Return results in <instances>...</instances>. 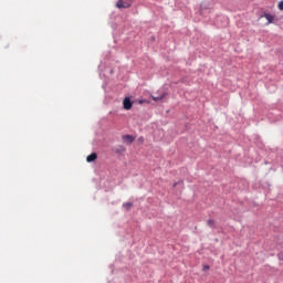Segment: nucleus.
Returning a JSON list of instances; mask_svg holds the SVG:
<instances>
[{
	"label": "nucleus",
	"mask_w": 283,
	"mask_h": 283,
	"mask_svg": "<svg viewBox=\"0 0 283 283\" xmlns=\"http://www.w3.org/2000/svg\"><path fill=\"white\" fill-rule=\"evenodd\" d=\"M116 8L120 9H127V8H132V0H118L116 2Z\"/></svg>",
	"instance_id": "f257e3e1"
},
{
	"label": "nucleus",
	"mask_w": 283,
	"mask_h": 283,
	"mask_svg": "<svg viewBox=\"0 0 283 283\" xmlns=\"http://www.w3.org/2000/svg\"><path fill=\"white\" fill-rule=\"evenodd\" d=\"M123 207H124V209H126L127 211H129V210L134 207V203H132V202H126V203H123Z\"/></svg>",
	"instance_id": "1a4fd4ad"
},
{
	"label": "nucleus",
	"mask_w": 283,
	"mask_h": 283,
	"mask_svg": "<svg viewBox=\"0 0 283 283\" xmlns=\"http://www.w3.org/2000/svg\"><path fill=\"white\" fill-rule=\"evenodd\" d=\"M263 17H264V19H266L268 25L273 23V21H275V15H273L271 13H264Z\"/></svg>",
	"instance_id": "20e7f679"
},
{
	"label": "nucleus",
	"mask_w": 283,
	"mask_h": 283,
	"mask_svg": "<svg viewBox=\"0 0 283 283\" xmlns=\"http://www.w3.org/2000/svg\"><path fill=\"white\" fill-rule=\"evenodd\" d=\"M124 151H126V148L124 146H118L117 148H115V154H123Z\"/></svg>",
	"instance_id": "6e6552de"
},
{
	"label": "nucleus",
	"mask_w": 283,
	"mask_h": 283,
	"mask_svg": "<svg viewBox=\"0 0 283 283\" xmlns=\"http://www.w3.org/2000/svg\"><path fill=\"white\" fill-rule=\"evenodd\" d=\"M123 105H124V109L129 111V109H132L134 103H132V99L129 97H125Z\"/></svg>",
	"instance_id": "7ed1b4c3"
},
{
	"label": "nucleus",
	"mask_w": 283,
	"mask_h": 283,
	"mask_svg": "<svg viewBox=\"0 0 283 283\" xmlns=\"http://www.w3.org/2000/svg\"><path fill=\"white\" fill-rule=\"evenodd\" d=\"M165 96H167V93H163L161 95H158V96H156V95H151V98H153V101H163L164 98H165Z\"/></svg>",
	"instance_id": "423d86ee"
},
{
	"label": "nucleus",
	"mask_w": 283,
	"mask_h": 283,
	"mask_svg": "<svg viewBox=\"0 0 283 283\" xmlns=\"http://www.w3.org/2000/svg\"><path fill=\"white\" fill-rule=\"evenodd\" d=\"M123 143H125L126 145H132V143H134V140H136V138L132 135H124L122 137Z\"/></svg>",
	"instance_id": "f03ea898"
},
{
	"label": "nucleus",
	"mask_w": 283,
	"mask_h": 283,
	"mask_svg": "<svg viewBox=\"0 0 283 283\" xmlns=\"http://www.w3.org/2000/svg\"><path fill=\"white\" fill-rule=\"evenodd\" d=\"M277 258H279V260L283 261V252H280V253L277 254Z\"/></svg>",
	"instance_id": "9b49d317"
},
{
	"label": "nucleus",
	"mask_w": 283,
	"mask_h": 283,
	"mask_svg": "<svg viewBox=\"0 0 283 283\" xmlns=\"http://www.w3.org/2000/svg\"><path fill=\"white\" fill-rule=\"evenodd\" d=\"M98 158V155L96 153H93L86 157V163H94Z\"/></svg>",
	"instance_id": "39448f33"
},
{
	"label": "nucleus",
	"mask_w": 283,
	"mask_h": 283,
	"mask_svg": "<svg viewBox=\"0 0 283 283\" xmlns=\"http://www.w3.org/2000/svg\"><path fill=\"white\" fill-rule=\"evenodd\" d=\"M209 269H211V266H209V265H203V271H209Z\"/></svg>",
	"instance_id": "f8f14e48"
},
{
	"label": "nucleus",
	"mask_w": 283,
	"mask_h": 283,
	"mask_svg": "<svg viewBox=\"0 0 283 283\" xmlns=\"http://www.w3.org/2000/svg\"><path fill=\"white\" fill-rule=\"evenodd\" d=\"M207 226L210 227L211 229H216V220L209 219L207 221Z\"/></svg>",
	"instance_id": "0eeeda50"
},
{
	"label": "nucleus",
	"mask_w": 283,
	"mask_h": 283,
	"mask_svg": "<svg viewBox=\"0 0 283 283\" xmlns=\"http://www.w3.org/2000/svg\"><path fill=\"white\" fill-rule=\"evenodd\" d=\"M178 184H175L174 187H176Z\"/></svg>",
	"instance_id": "ddd939ff"
},
{
	"label": "nucleus",
	"mask_w": 283,
	"mask_h": 283,
	"mask_svg": "<svg viewBox=\"0 0 283 283\" xmlns=\"http://www.w3.org/2000/svg\"><path fill=\"white\" fill-rule=\"evenodd\" d=\"M279 10H283V0L277 4Z\"/></svg>",
	"instance_id": "9d476101"
}]
</instances>
